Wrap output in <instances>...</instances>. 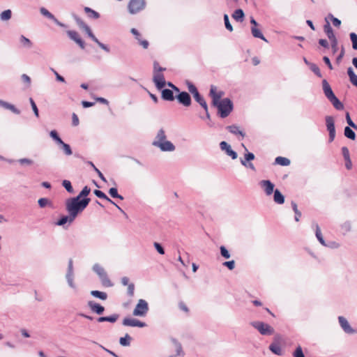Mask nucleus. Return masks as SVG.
<instances>
[{
	"instance_id": "f704fd0d",
	"label": "nucleus",
	"mask_w": 357,
	"mask_h": 357,
	"mask_svg": "<svg viewBox=\"0 0 357 357\" xmlns=\"http://www.w3.org/2000/svg\"><path fill=\"white\" fill-rule=\"evenodd\" d=\"M91 294L98 298L105 301L107 298V294L105 292L100 291L98 290H93L91 291Z\"/></svg>"
},
{
	"instance_id": "864d4df0",
	"label": "nucleus",
	"mask_w": 357,
	"mask_h": 357,
	"mask_svg": "<svg viewBox=\"0 0 357 357\" xmlns=\"http://www.w3.org/2000/svg\"><path fill=\"white\" fill-rule=\"evenodd\" d=\"M186 85L188 86V89L190 93L195 95L196 93L198 92L197 87L190 81H186Z\"/></svg>"
},
{
	"instance_id": "bf43d9fd",
	"label": "nucleus",
	"mask_w": 357,
	"mask_h": 357,
	"mask_svg": "<svg viewBox=\"0 0 357 357\" xmlns=\"http://www.w3.org/2000/svg\"><path fill=\"white\" fill-rule=\"evenodd\" d=\"M220 254L222 257L225 259H229L230 257V254L227 249L224 246L221 245L220 248Z\"/></svg>"
},
{
	"instance_id": "4468645a",
	"label": "nucleus",
	"mask_w": 357,
	"mask_h": 357,
	"mask_svg": "<svg viewBox=\"0 0 357 357\" xmlns=\"http://www.w3.org/2000/svg\"><path fill=\"white\" fill-rule=\"evenodd\" d=\"M220 147L222 151H225L227 155L230 156L233 160L237 158V153L231 149V146L226 142L222 141L220 143Z\"/></svg>"
},
{
	"instance_id": "6e6d98bb",
	"label": "nucleus",
	"mask_w": 357,
	"mask_h": 357,
	"mask_svg": "<svg viewBox=\"0 0 357 357\" xmlns=\"http://www.w3.org/2000/svg\"><path fill=\"white\" fill-rule=\"evenodd\" d=\"M349 36L352 43L353 49L357 50V34L352 32L349 34Z\"/></svg>"
},
{
	"instance_id": "aec40b11",
	"label": "nucleus",
	"mask_w": 357,
	"mask_h": 357,
	"mask_svg": "<svg viewBox=\"0 0 357 357\" xmlns=\"http://www.w3.org/2000/svg\"><path fill=\"white\" fill-rule=\"evenodd\" d=\"M166 139H167V136L165 135V132L162 128H161L158 130L152 144L155 146H158L159 143H162V142L166 141L167 140Z\"/></svg>"
},
{
	"instance_id": "4d7b16f0",
	"label": "nucleus",
	"mask_w": 357,
	"mask_h": 357,
	"mask_svg": "<svg viewBox=\"0 0 357 357\" xmlns=\"http://www.w3.org/2000/svg\"><path fill=\"white\" fill-rule=\"evenodd\" d=\"M224 22H225V28L228 31H233V26H231V24L230 22H229V16L227 14L224 15Z\"/></svg>"
},
{
	"instance_id": "ddd939ff",
	"label": "nucleus",
	"mask_w": 357,
	"mask_h": 357,
	"mask_svg": "<svg viewBox=\"0 0 357 357\" xmlns=\"http://www.w3.org/2000/svg\"><path fill=\"white\" fill-rule=\"evenodd\" d=\"M259 185L264 189L266 195H271L275 191V185L269 180H262L259 182Z\"/></svg>"
},
{
	"instance_id": "3c124183",
	"label": "nucleus",
	"mask_w": 357,
	"mask_h": 357,
	"mask_svg": "<svg viewBox=\"0 0 357 357\" xmlns=\"http://www.w3.org/2000/svg\"><path fill=\"white\" fill-rule=\"evenodd\" d=\"M291 207L295 213V220L298 222L301 216V213L298 210L297 204L294 202H291Z\"/></svg>"
},
{
	"instance_id": "8fccbe9b",
	"label": "nucleus",
	"mask_w": 357,
	"mask_h": 357,
	"mask_svg": "<svg viewBox=\"0 0 357 357\" xmlns=\"http://www.w3.org/2000/svg\"><path fill=\"white\" fill-rule=\"evenodd\" d=\"M310 70L319 77H321L322 76L320 69L318 67V66L315 63H310Z\"/></svg>"
},
{
	"instance_id": "c85d7f7f",
	"label": "nucleus",
	"mask_w": 357,
	"mask_h": 357,
	"mask_svg": "<svg viewBox=\"0 0 357 357\" xmlns=\"http://www.w3.org/2000/svg\"><path fill=\"white\" fill-rule=\"evenodd\" d=\"M244 12L242 9H236L232 14V17L237 22H243L244 20Z\"/></svg>"
},
{
	"instance_id": "2eb2a0df",
	"label": "nucleus",
	"mask_w": 357,
	"mask_h": 357,
	"mask_svg": "<svg viewBox=\"0 0 357 357\" xmlns=\"http://www.w3.org/2000/svg\"><path fill=\"white\" fill-rule=\"evenodd\" d=\"M123 324L127 326L143 328L146 326V323L142 322L137 319L125 318Z\"/></svg>"
},
{
	"instance_id": "e433bc0d",
	"label": "nucleus",
	"mask_w": 357,
	"mask_h": 357,
	"mask_svg": "<svg viewBox=\"0 0 357 357\" xmlns=\"http://www.w3.org/2000/svg\"><path fill=\"white\" fill-rule=\"evenodd\" d=\"M275 162L281 166H287L290 164V160L287 158L278 156L275 158Z\"/></svg>"
},
{
	"instance_id": "49530a36",
	"label": "nucleus",
	"mask_w": 357,
	"mask_h": 357,
	"mask_svg": "<svg viewBox=\"0 0 357 357\" xmlns=\"http://www.w3.org/2000/svg\"><path fill=\"white\" fill-rule=\"evenodd\" d=\"M62 185L65 188V189L69 193H73L74 192L73 188L70 181H68V180H63L62 181Z\"/></svg>"
},
{
	"instance_id": "4be33fe9",
	"label": "nucleus",
	"mask_w": 357,
	"mask_h": 357,
	"mask_svg": "<svg viewBox=\"0 0 357 357\" xmlns=\"http://www.w3.org/2000/svg\"><path fill=\"white\" fill-rule=\"evenodd\" d=\"M324 31L330 40H335L337 38L328 22H327L326 24H324Z\"/></svg>"
},
{
	"instance_id": "c9c22d12",
	"label": "nucleus",
	"mask_w": 357,
	"mask_h": 357,
	"mask_svg": "<svg viewBox=\"0 0 357 357\" xmlns=\"http://www.w3.org/2000/svg\"><path fill=\"white\" fill-rule=\"evenodd\" d=\"M315 227H316L315 235H316L317 240L319 241V243L322 245H326V243L325 242V241L322 236L321 229H320L319 225L317 224H316Z\"/></svg>"
},
{
	"instance_id": "680f3d73",
	"label": "nucleus",
	"mask_w": 357,
	"mask_h": 357,
	"mask_svg": "<svg viewBox=\"0 0 357 357\" xmlns=\"http://www.w3.org/2000/svg\"><path fill=\"white\" fill-rule=\"evenodd\" d=\"M330 41H331L332 52H333V54H334L337 52V50H338V47H337L338 41H337V38L335 40H330Z\"/></svg>"
},
{
	"instance_id": "a211bd4d",
	"label": "nucleus",
	"mask_w": 357,
	"mask_h": 357,
	"mask_svg": "<svg viewBox=\"0 0 357 357\" xmlns=\"http://www.w3.org/2000/svg\"><path fill=\"white\" fill-rule=\"evenodd\" d=\"M322 89L324 93L326 98L329 100L331 98L334 97L335 95L334 94L330 84H328V81L326 79L322 80Z\"/></svg>"
},
{
	"instance_id": "7ed1b4c3",
	"label": "nucleus",
	"mask_w": 357,
	"mask_h": 357,
	"mask_svg": "<svg viewBox=\"0 0 357 357\" xmlns=\"http://www.w3.org/2000/svg\"><path fill=\"white\" fill-rule=\"evenodd\" d=\"M73 17L76 22L77 24L79 26V27L82 29L93 41L97 43L98 45L104 51H105L106 52H109V48L106 45L99 41V40L95 36V35L91 31L90 27L79 16H77L75 14H73Z\"/></svg>"
},
{
	"instance_id": "f03ea898",
	"label": "nucleus",
	"mask_w": 357,
	"mask_h": 357,
	"mask_svg": "<svg viewBox=\"0 0 357 357\" xmlns=\"http://www.w3.org/2000/svg\"><path fill=\"white\" fill-rule=\"evenodd\" d=\"M90 201V198L79 199L76 197L68 199L66 201V209L71 215V219H75L77 215L87 207Z\"/></svg>"
},
{
	"instance_id": "1a4fd4ad",
	"label": "nucleus",
	"mask_w": 357,
	"mask_h": 357,
	"mask_svg": "<svg viewBox=\"0 0 357 357\" xmlns=\"http://www.w3.org/2000/svg\"><path fill=\"white\" fill-rule=\"evenodd\" d=\"M66 280L68 285L73 288L75 289L76 286L74 283V274H73V260L70 259L68 261V271L66 273Z\"/></svg>"
},
{
	"instance_id": "4c0bfd02",
	"label": "nucleus",
	"mask_w": 357,
	"mask_h": 357,
	"mask_svg": "<svg viewBox=\"0 0 357 357\" xmlns=\"http://www.w3.org/2000/svg\"><path fill=\"white\" fill-rule=\"evenodd\" d=\"M344 134L347 138L354 140L356 138V134L354 130L349 126L344 128Z\"/></svg>"
},
{
	"instance_id": "423d86ee",
	"label": "nucleus",
	"mask_w": 357,
	"mask_h": 357,
	"mask_svg": "<svg viewBox=\"0 0 357 357\" xmlns=\"http://www.w3.org/2000/svg\"><path fill=\"white\" fill-rule=\"evenodd\" d=\"M148 303L144 299H139L133 310V315L137 317H144L149 311Z\"/></svg>"
},
{
	"instance_id": "f257e3e1",
	"label": "nucleus",
	"mask_w": 357,
	"mask_h": 357,
	"mask_svg": "<svg viewBox=\"0 0 357 357\" xmlns=\"http://www.w3.org/2000/svg\"><path fill=\"white\" fill-rule=\"evenodd\" d=\"M210 95L213 99V105L218 108L219 116L223 119L227 117L233 110L232 101L228 98L220 100L222 93H217L214 86L211 87Z\"/></svg>"
},
{
	"instance_id": "ea45409f",
	"label": "nucleus",
	"mask_w": 357,
	"mask_h": 357,
	"mask_svg": "<svg viewBox=\"0 0 357 357\" xmlns=\"http://www.w3.org/2000/svg\"><path fill=\"white\" fill-rule=\"evenodd\" d=\"M173 342H174V346L176 347V356H183L185 354H184V352L183 351L181 344L178 341H176V340H173Z\"/></svg>"
},
{
	"instance_id": "b1692460",
	"label": "nucleus",
	"mask_w": 357,
	"mask_h": 357,
	"mask_svg": "<svg viewBox=\"0 0 357 357\" xmlns=\"http://www.w3.org/2000/svg\"><path fill=\"white\" fill-rule=\"evenodd\" d=\"M162 98L165 100L173 101L175 98L173 91L169 89H162Z\"/></svg>"
},
{
	"instance_id": "a18cd8bd",
	"label": "nucleus",
	"mask_w": 357,
	"mask_h": 357,
	"mask_svg": "<svg viewBox=\"0 0 357 357\" xmlns=\"http://www.w3.org/2000/svg\"><path fill=\"white\" fill-rule=\"evenodd\" d=\"M90 192L91 189L88 186H85L76 197H79V199H82L81 198H87L86 196L90 193Z\"/></svg>"
},
{
	"instance_id": "20e7f679",
	"label": "nucleus",
	"mask_w": 357,
	"mask_h": 357,
	"mask_svg": "<svg viewBox=\"0 0 357 357\" xmlns=\"http://www.w3.org/2000/svg\"><path fill=\"white\" fill-rule=\"evenodd\" d=\"M153 68H154L153 82H155L156 87L158 89H161L166 84L164 75L162 73V71L165 70V68H162V67H160L159 64L157 61L154 62Z\"/></svg>"
},
{
	"instance_id": "79ce46f5",
	"label": "nucleus",
	"mask_w": 357,
	"mask_h": 357,
	"mask_svg": "<svg viewBox=\"0 0 357 357\" xmlns=\"http://www.w3.org/2000/svg\"><path fill=\"white\" fill-rule=\"evenodd\" d=\"M50 136L58 144H63V140L61 139V137L59 136L57 132L54 130L50 131Z\"/></svg>"
},
{
	"instance_id": "37998d69",
	"label": "nucleus",
	"mask_w": 357,
	"mask_h": 357,
	"mask_svg": "<svg viewBox=\"0 0 357 357\" xmlns=\"http://www.w3.org/2000/svg\"><path fill=\"white\" fill-rule=\"evenodd\" d=\"M109 194L113 198H118L121 200L123 199V197L118 193V190L116 188H111L109 190Z\"/></svg>"
},
{
	"instance_id": "052dcab7",
	"label": "nucleus",
	"mask_w": 357,
	"mask_h": 357,
	"mask_svg": "<svg viewBox=\"0 0 357 357\" xmlns=\"http://www.w3.org/2000/svg\"><path fill=\"white\" fill-rule=\"evenodd\" d=\"M4 108L10 110L14 114H20V111L17 108H16L15 107V105L10 104V103L7 102Z\"/></svg>"
},
{
	"instance_id": "13d9d810",
	"label": "nucleus",
	"mask_w": 357,
	"mask_h": 357,
	"mask_svg": "<svg viewBox=\"0 0 357 357\" xmlns=\"http://www.w3.org/2000/svg\"><path fill=\"white\" fill-rule=\"evenodd\" d=\"M88 164L90 165L93 168V169L96 171V172H97L98 176L100 177V178L106 182V178L104 176V175L102 174V173L94 165V164L92 162H88Z\"/></svg>"
},
{
	"instance_id": "2f4dec72",
	"label": "nucleus",
	"mask_w": 357,
	"mask_h": 357,
	"mask_svg": "<svg viewBox=\"0 0 357 357\" xmlns=\"http://www.w3.org/2000/svg\"><path fill=\"white\" fill-rule=\"evenodd\" d=\"M227 130L234 135H240L242 136V137H245V133L240 130L238 127L235 125L228 126L227 127Z\"/></svg>"
},
{
	"instance_id": "5fc2aeb1",
	"label": "nucleus",
	"mask_w": 357,
	"mask_h": 357,
	"mask_svg": "<svg viewBox=\"0 0 357 357\" xmlns=\"http://www.w3.org/2000/svg\"><path fill=\"white\" fill-rule=\"evenodd\" d=\"M292 356L294 357H305V355H304V353L303 351V349H302V347L300 345H298L294 351L292 353Z\"/></svg>"
},
{
	"instance_id": "338daca9",
	"label": "nucleus",
	"mask_w": 357,
	"mask_h": 357,
	"mask_svg": "<svg viewBox=\"0 0 357 357\" xmlns=\"http://www.w3.org/2000/svg\"><path fill=\"white\" fill-rule=\"evenodd\" d=\"M153 245L156 250L158 252V253H160V255L165 254V249L159 243L155 242Z\"/></svg>"
},
{
	"instance_id": "7c9ffc66",
	"label": "nucleus",
	"mask_w": 357,
	"mask_h": 357,
	"mask_svg": "<svg viewBox=\"0 0 357 357\" xmlns=\"http://www.w3.org/2000/svg\"><path fill=\"white\" fill-rule=\"evenodd\" d=\"M75 219H71V215H63L61 217L59 220L56 222V225L58 226H64L66 223L69 222L70 223L73 222Z\"/></svg>"
},
{
	"instance_id": "a19ab883",
	"label": "nucleus",
	"mask_w": 357,
	"mask_h": 357,
	"mask_svg": "<svg viewBox=\"0 0 357 357\" xmlns=\"http://www.w3.org/2000/svg\"><path fill=\"white\" fill-rule=\"evenodd\" d=\"M11 16H12V12L10 9H8V10L3 11L0 14V19L2 21H7L11 18Z\"/></svg>"
},
{
	"instance_id": "bb28decb",
	"label": "nucleus",
	"mask_w": 357,
	"mask_h": 357,
	"mask_svg": "<svg viewBox=\"0 0 357 357\" xmlns=\"http://www.w3.org/2000/svg\"><path fill=\"white\" fill-rule=\"evenodd\" d=\"M273 199L278 204H282L284 202V197L278 189H275L274 191Z\"/></svg>"
},
{
	"instance_id": "72a5a7b5",
	"label": "nucleus",
	"mask_w": 357,
	"mask_h": 357,
	"mask_svg": "<svg viewBox=\"0 0 357 357\" xmlns=\"http://www.w3.org/2000/svg\"><path fill=\"white\" fill-rule=\"evenodd\" d=\"M94 195L100 199H103L110 202L112 204H115V202H113L110 198H109L103 192L99 190H95L93 191Z\"/></svg>"
},
{
	"instance_id": "f3484780",
	"label": "nucleus",
	"mask_w": 357,
	"mask_h": 357,
	"mask_svg": "<svg viewBox=\"0 0 357 357\" xmlns=\"http://www.w3.org/2000/svg\"><path fill=\"white\" fill-rule=\"evenodd\" d=\"M87 305L93 312L97 314H102L105 311V307L102 305L93 301H89Z\"/></svg>"
},
{
	"instance_id": "9b49d317",
	"label": "nucleus",
	"mask_w": 357,
	"mask_h": 357,
	"mask_svg": "<svg viewBox=\"0 0 357 357\" xmlns=\"http://www.w3.org/2000/svg\"><path fill=\"white\" fill-rule=\"evenodd\" d=\"M40 13H41L43 16H45V17H46L47 18H48V19H50V20H52V21H53V22H54L56 25H58V26H61V27H63V28H66V27H67V26H66L65 24H63V23L61 22H59V20H58L54 17V15L53 14H52V13H51L48 10H47L45 8H44V7L40 8Z\"/></svg>"
},
{
	"instance_id": "393cba45",
	"label": "nucleus",
	"mask_w": 357,
	"mask_h": 357,
	"mask_svg": "<svg viewBox=\"0 0 357 357\" xmlns=\"http://www.w3.org/2000/svg\"><path fill=\"white\" fill-rule=\"evenodd\" d=\"M269 349L278 356L282 355V351L278 342H274L269 345Z\"/></svg>"
},
{
	"instance_id": "6ab92c4d",
	"label": "nucleus",
	"mask_w": 357,
	"mask_h": 357,
	"mask_svg": "<svg viewBox=\"0 0 357 357\" xmlns=\"http://www.w3.org/2000/svg\"><path fill=\"white\" fill-rule=\"evenodd\" d=\"M131 33L135 36L136 40H137L139 44L143 47L144 49H147L149 45V43L146 40H142L139 32L135 28L131 29Z\"/></svg>"
},
{
	"instance_id": "6e6552de",
	"label": "nucleus",
	"mask_w": 357,
	"mask_h": 357,
	"mask_svg": "<svg viewBox=\"0 0 357 357\" xmlns=\"http://www.w3.org/2000/svg\"><path fill=\"white\" fill-rule=\"evenodd\" d=\"M326 126L329 132V142H332L335 137V121L332 116H326L325 117Z\"/></svg>"
},
{
	"instance_id": "5701e85b",
	"label": "nucleus",
	"mask_w": 357,
	"mask_h": 357,
	"mask_svg": "<svg viewBox=\"0 0 357 357\" xmlns=\"http://www.w3.org/2000/svg\"><path fill=\"white\" fill-rule=\"evenodd\" d=\"M119 317V315L118 314H113L110 316L100 317L97 319V321L100 322V323L105 322V321L114 323L117 321Z\"/></svg>"
},
{
	"instance_id": "69168bd1",
	"label": "nucleus",
	"mask_w": 357,
	"mask_h": 357,
	"mask_svg": "<svg viewBox=\"0 0 357 357\" xmlns=\"http://www.w3.org/2000/svg\"><path fill=\"white\" fill-rule=\"evenodd\" d=\"M341 228L343 231H344L345 232H349L351 229V222H349V221H347L345 222H344L342 225H341Z\"/></svg>"
},
{
	"instance_id": "cd10ccee",
	"label": "nucleus",
	"mask_w": 357,
	"mask_h": 357,
	"mask_svg": "<svg viewBox=\"0 0 357 357\" xmlns=\"http://www.w3.org/2000/svg\"><path fill=\"white\" fill-rule=\"evenodd\" d=\"M84 12L86 13L87 16L91 19L96 20L100 17V14L97 11L91 9L89 7H84Z\"/></svg>"
},
{
	"instance_id": "09e8293b",
	"label": "nucleus",
	"mask_w": 357,
	"mask_h": 357,
	"mask_svg": "<svg viewBox=\"0 0 357 357\" xmlns=\"http://www.w3.org/2000/svg\"><path fill=\"white\" fill-rule=\"evenodd\" d=\"M60 145L61 146V149H63L65 155H72L73 151H72L71 147L69 144H66L65 142H63V144H61Z\"/></svg>"
},
{
	"instance_id": "774afa93",
	"label": "nucleus",
	"mask_w": 357,
	"mask_h": 357,
	"mask_svg": "<svg viewBox=\"0 0 357 357\" xmlns=\"http://www.w3.org/2000/svg\"><path fill=\"white\" fill-rule=\"evenodd\" d=\"M222 264L229 270H233L235 267V261L234 260L225 261Z\"/></svg>"
},
{
	"instance_id": "9d476101",
	"label": "nucleus",
	"mask_w": 357,
	"mask_h": 357,
	"mask_svg": "<svg viewBox=\"0 0 357 357\" xmlns=\"http://www.w3.org/2000/svg\"><path fill=\"white\" fill-rule=\"evenodd\" d=\"M66 33L68 37L72 40L75 41L80 47L81 49L84 50L85 48V43L77 31L73 30H68Z\"/></svg>"
},
{
	"instance_id": "603ef678",
	"label": "nucleus",
	"mask_w": 357,
	"mask_h": 357,
	"mask_svg": "<svg viewBox=\"0 0 357 357\" xmlns=\"http://www.w3.org/2000/svg\"><path fill=\"white\" fill-rule=\"evenodd\" d=\"M20 40L24 47H31L32 46L31 41L23 35L20 36Z\"/></svg>"
},
{
	"instance_id": "0e129e2a",
	"label": "nucleus",
	"mask_w": 357,
	"mask_h": 357,
	"mask_svg": "<svg viewBox=\"0 0 357 357\" xmlns=\"http://www.w3.org/2000/svg\"><path fill=\"white\" fill-rule=\"evenodd\" d=\"M346 120H347V123H348V125L349 126V127H351L353 128H356L357 125H356L353 121L351 120V117H350V115H349V112H347L346 113Z\"/></svg>"
},
{
	"instance_id": "de8ad7c7",
	"label": "nucleus",
	"mask_w": 357,
	"mask_h": 357,
	"mask_svg": "<svg viewBox=\"0 0 357 357\" xmlns=\"http://www.w3.org/2000/svg\"><path fill=\"white\" fill-rule=\"evenodd\" d=\"M38 203L40 208H44L46 206H52V202L47 198H40L38 199Z\"/></svg>"
},
{
	"instance_id": "412c9836",
	"label": "nucleus",
	"mask_w": 357,
	"mask_h": 357,
	"mask_svg": "<svg viewBox=\"0 0 357 357\" xmlns=\"http://www.w3.org/2000/svg\"><path fill=\"white\" fill-rule=\"evenodd\" d=\"M156 147L160 148L162 151H174L175 150V146L168 140L159 143Z\"/></svg>"
},
{
	"instance_id": "58836bf2",
	"label": "nucleus",
	"mask_w": 357,
	"mask_h": 357,
	"mask_svg": "<svg viewBox=\"0 0 357 357\" xmlns=\"http://www.w3.org/2000/svg\"><path fill=\"white\" fill-rule=\"evenodd\" d=\"M131 339V337L128 334H126L124 337L120 338L119 343L123 347L130 346Z\"/></svg>"
},
{
	"instance_id": "473e14b6",
	"label": "nucleus",
	"mask_w": 357,
	"mask_h": 357,
	"mask_svg": "<svg viewBox=\"0 0 357 357\" xmlns=\"http://www.w3.org/2000/svg\"><path fill=\"white\" fill-rule=\"evenodd\" d=\"M99 278L100 279L102 284L104 287H111L113 286V283L111 282V280L108 278L107 273H105L104 275H102V276H100Z\"/></svg>"
},
{
	"instance_id": "c03bdc74",
	"label": "nucleus",
	"mask_w": 357,
	"mask_h": 357,
	"mask_svg": "<svg viewBox=\"0 0 357 357\" xmlns=\"http://www.w3.org/2000/svg\"><path fill=\"white\" fill-rule=\"evenodd\" d=\"M93 270L98 275L99 277L106 273L105 269L98 264L93 265Z\"/></svg>"
},
{
	"instance_id": "f8f14e48",
	"label": "nucleus",
	"mask_w": 357,
	"mask_h": 357,
	"mask_svg": "<svg viewBox=\"0 0 357 357\" xmlns=\"http://www.w3.org/2000/svg\"><path fill=\"white\" fill-rule=\"evenodd\" d=\"M176 98L178 102L185 107H189L191 105L192 100L190 96L185 91L179 92Z\"/></svg>"
},
{
	"instance_id": "39448f33",
	"label": "nucleus",
	"mask_w": 357,
	"mask_h": 357,
	"mask_svg": "<svg viewBox=\"0 0 357 357\" xmlns=\"http://www.w3.org/2000/svg\"><path fill=\"white\" fill-rule=\"evenodd\" d=\"M251 325L257 329L262 335H271L273 334L274 329L269 324L262 321H252Z\"/></svg>"
},
{
	"instance_id": "dca6fc26",
	"label": "nucleus",
	"mask_w": 357,
	"mask_h": 357,
	"mask_svg": "<svg viewBox=\"0 0 357 357\" xmlns=\"http://www.w3.org/2000/svg\"><path fill=\"white\" fill-rule=\"evenodd\" d=\"M338 321H339L340 326L342 327V328L346 333L352 334L356 332L355 330H354L351 327L349 322L344 317L340 316L338 317Z\"/></svg>"
},
{
	"instance_id": "0eeeda50",
	"label": "nucleus",
	"mask_w": 357,
	"mask_h": 357,
	"mask_svg": "<svg viewBox=\"0 0 357 357\" xmlns=\"http://www.w3.org/2000/svg\"><path fill=\"white\" fill-rule=\"evenodd\" d=\"M146 6L145 0H130L128 8L131 14H136L142 10Z\"/></svg>"
},
{
	"instance_id": "c756f323",
	"label": "nucleus",
	"mask_w": 357,
	"mask_h": 357,
	"mask_svg": "<svg viewBox=\"0 0 357 357\" xmlns=\"http://www.w3.org/2000/svg\"><path fill=\"white\" fill-rule=\"evenodd\" d=\"M251 33H252V35L255 37V38H260L266 42H267V40L266 39V38L264 36L263 33H261V31H260V29H259L257 27L255 26H252L251 27Z\"/></svg>"
},
{
	"instance_id": "e2e57ef3",
	"label": "nucleus",
	"mask_w": 357,
	"mask_h": 357,
	"mask_svg": "<svg viewBox=\"0 0 357 357\" xmlns=\"http://www.w3.org/2000/svg\"><path fill=\"white\" fill-rule=\"evenodd\" d=\"M29 102H30V104L31 105V107H32V109L34 112V114L36 115V116L38 117L39 116V114H38V109L36 106V104L35 103L34 100H33L32 98H29Z\"/></svg>"
},
{
	"instance_id": "a878e982",
	"label": "nucleus",
	"mask_w": 357,
	"mask_h": 357,
	"mask_svg": "<svg viewBox=\"0 0 357 357\" xmlns=\"http://www.w3.org/2000/svg\"><path fill=\"white\" fill-rule=\"evenodd\" d=\"M329 101L337 110L340 111L344 109L343 103L335 96L331 98Z\"/></svg>"
}]
</instances>
